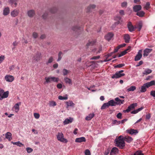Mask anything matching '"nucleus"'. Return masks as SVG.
<instances>
[{"mask_svg":"<svg viewBox=\"0 0 155 155\" xmlns=\"http://www.w3.org/2000/svg\"><path fill=\"white\" fill-rule=\"evenodd\" d=\"M115 143L116 146L119 147L120 149L123 148L125 146V142L123 139V137L121 135L115 139Z\"/></svg>","mask_w":155,"mask_h":155,"instance_id":"obj_1","label":"nucleus"},{"mask_svg":"<svg viewBox=\"0 0 155 155\" xmlns=\"http://www.w3.org/2000/svg\"><path fill=\"white\" fill-rule=\"evenodd\" d=\"M56 137L58 140L61 142L67 143L68 142L67 140L64 137V134L61 132H58Z\"/></svg>","mask_w":155,"mask_h":155,"instance_id":"obj_2","label":"nucleus"},{"mask_svg":"<svg viewBox=\"0 0 155 155\" xmlns=\"http://www.w3.org/2000/svg\"><path fill=\"white\" fill-rule=\"evenodd\" d=\"M9 91H7L4 92L3 90L0 89V100H2L4 98H7L8 96Z\"/></svg>","mask_w":155,"mask_h":155,"instance_id":"obj_3","label":"nucleus"},{"mask_svg":"<svg viewBox=\"0 0 155 155\" xmlns=\"http://www.w3.org/2000/svg\"><path fill=\"white\" fill-rule=\"evenodd\" d=\"M45 79L46 80L45 83H50L51 81L57 82L59 80L58 78L54 77H45Z\"/></svg>","mask_w":155,"mask_h":155,"instance_id":"obj_4","label":"nucleus"},{"mask_svg":"<svg viewBox=\"0 0 155 155\" xmlns=\"http://www.w3.org/2000/svg\"><path fill=\"white\" fill-rule=\"evenodd\" d=\"M124 71V70H121L116 72L111 77L112 78H117L124 76L125 74L124 73H122Z\"/></svg>","mask_w":155,"mask_h":155,"instance_id":"obj_5","label":"nucleus"},{"mask_svg":"<svg viewBox=\"0 0 155 155\" xmlns=\"http://www.w3.org/2000/svg\"><path fill=\"white\" fill-rule=\"evenodd\" d=\"M142 50L141 49L138 51L134 58V60L135 61H138L141 59L142 56Z\"/></svg>","mask_w":155,"mask_h":155,"instance_id":"obj_6","label":"nucleus"},{"mask_svg":"<svg viewBox=\"0 0 155 155\" xmlns=\"http://www.w3.org/2000/svg\"><path fill=\"white\" fill-rule=\"evenodd\" d=\"M19 12L20 11L19 10L17 9H15L11 12V16L12 17H16L18 15Z\"/></svg>","mask_w":155,"mask_h":155,"instance_id":"obj_7","label":"nucleus"},{"mask_svg":"<svg viewBox=\"0 0 155 155\" xmlns=\"http://www.w3.org/2000/svg\"><path fill=\"white\" fill-rule=\"evenodd\" d=\"M21 102L16 104L12 108V110L15 112L17 113L19 109V106L21 105Z\"/></svg>","mask_w":155,"mask_h":155,"instance_id":"obj_8","label":"nucleus"},{"mask_svg":"<svg viewBox=\"0 0 155 155\" xmlns=\"http://www.w3.org/2000/svg\"><path fill=\"white\" fill-rule=\"evenodd\" d=\"M127 28L129 31L130 32H132L134 31L135 29L137 28V27H134L132 25L131 23L130 22H128L127 24Z\"/></svg>","mask_w":155,"mask_h":155,"instance_id":"obj_9","label":"nucleus"},{"mask_svg":"<svg viewBox=\"0 0 155 155\" xmlns=\"http://www.w3.org/2000/svg\"><path fill=\"white\" fill-rule=\"evenodd\" d=\"M18 0H9L8 2L11 4L12 7L15 8L18 5L17 2Z\"/></svg>","mask_w":155,"mask_h":155,"instance_id":"obj_10","label":"nucleus"},{"mask_svg":"<svg viewBox=\"0 0 155 155\" xmlns=\"http://www.w3.org/2000/svg\"><path fill=\"white\" fill-rule=\"evenodd\" d=\"M152 51V49L146 48L143 51V56L144 57L147 56Z\"/></svg>","mask_w":155,"mask_h":155,"instance_id":"obj_11","label":"nucleus"},{"mask_svg":"<svg viewBox=\"0 0 155 155\" xmlns=\"http://www.w3.org/2000/svg\"><path fill=\"white\" fill-rule=\"evenodd\" d=\"M118 152V150L117 148L116 147L113 148L110 152V155H116Z\"/></svg>","mask_w":155,"mask_h":155,"instance_id":"obj_12","label":"nucleus"},{"mask_svg":"<svg viewBox=\"0 0 155 155\" xmlns=\"http://www.w3.org/2000/svg\"><path fill=\"white\" fill-rule=\"evenodd\" d=\"M113 36L114 34L112 33L109 32L105 36V38L107 40L109 41L111 39Z\"/></svg>","mask_w":155,"mask_h":155,"instance_id":"obj_13","label":"nucleus"},{"mask_svg":"<svg viewBox=\"0 0 155 155\" xmlns=\"http://www.w3.org/2000/svg\"><path fill=\"white\" fill-rule=\"evenodd\" d=\"M127 132L131 135L136 134L138 133V131L137 130H134V129H131L130 130H126Z\"/></svg>","mask_w":155,"mask_h":155,"instance_id":"obj_14","label":"nucleus"},{"mask_svg":"<svg viewBox=\"0 0 155 155\" xmlns=\"http://www.w3.org/2000/svg\"><path fill=\"white\" fill-rule=\"evenodd\" d=\"M5 80L8 82H12L14 80V77L12 75H6L5 77Z\"/></svg>","mask_w":155,"mask_h":155,"instance_id":"obj_15","label":"nucleus"},{"mask_svg":"<svg viewBox=\"0 0 155 155\" xmlns=\"http://www.w3.org/2000/svg\"><path fill=\"white\" fill-rule=\"evenodd\" d=\"M86 138L84 137H81L76 139L75 142L77 143H81L83 142H85Z\"/></svg>","mask_w":155,"mask_h":155,"instance_id":"obj_16","label":"nucleus"},{"mask_svg":"<svg viewBox=\"0 0 155 155\" xmlns=\"http://www.w3.org/2000/svg\"><path fill=\"white\" fill-rule=\"evenodd\" d=\"M73 120V119L71 117L69 118L66 119L63 122V124L64 125L67 124H68L71 123Z\"/></svg>","mask_w":155,"mask_h":155,"instance_id":"obj_17","label":"nucleus"},{"mask_svg":"<svg viewBox=\"0 0 155 155\" xmlns=\"http://www.w3.org/2000/svg\"><path fill=\"white\" fill-rule=\"evenodd\" d=\"M133 9L135 12H137L141 10V6L140 5H136L133 7Z\"/></svg>","mask_w":155,"mask_h":155,"instance_id":"obj_18","label":"nucleus"},{"mask_svg":"<svg viewBox=\"0 0 155 155\" xmlns=\"http://www.w3.org/2000/svg\"><path fill=\"white\" fill-rule=\"evenodd\" d=\"M28 16L30 17H33L35 15V12L33 10H30L27 12Z\"/></svg>","mask_w":155,"mask_h":155,"instance_id":"obj_19","label":"nucleus"},{"mask_svg":"<svg viewBox=\"0 0 155 155\" xmlns=\"http://www.w3.org/2000/svg\"><path fill=\"white\" fill-rule=\"evenodd\" d=\"M5 138L8 139L9 141H10L12 139V134L9 132H7L5 134Z\"/></svg>","mask_w":155,"mask_h":155,"instance_id":"obj_20","label":"nucleus"},{"mask_svg":"<svg viewBox=\"0 0 155 155\" xmlns=\"http://www.w3.org/2000/svg\"><path fill=\"white\" fill-rule=\"evenodd\" d=\"M115 100L116 101L117 105H120L123 104L124 100H120L118 97H116L115 98Z\"/></svg>","mask_w":155,"mask_h":155,"instance_id":"obj_21","label":"nucleus"},{"mask_svg":"<svg viewBox=\"0 0 155 155\" xmlns=\"http://www.w3.org/2000/svg\"><path fill=\"white\" fill-rule=\"evenodd\" d=\"M124 39L126 43H129L130 39L129 35L128 34H125L124 37Z\"/></svg>","mask_w":155,"mask_h":155,"instance_id":"obj_22","label":"nucleus"},{"mask_svg":"<svg viewBox=\"0 0 155 155\" xmlns=\"http://www.w3.org/2000/svg\"><path fill=\"white\" fill-rule=\"evenodd\" d=\"M10 12V9L8 7L5 8L3 11V15H8Z\"/></svg>","mask_w":155,"mask_h":155,"instance_id":"obj_23","label":"nucleus"},{"mask_svg":"<svg viewBox=\"0 0 155 155\" xmlns=\"http://www.w3.org/2000/svg\"><path fill=\"white\" fill-rule=\"evenodd\" d=\"M66 103L67 105V108H68L69 107H74L75 105L74 104L72 101H71L66 102Z\"/></svg>","mask_w":155,"mask_h":155,"instance_id":"obj_24","label":"nucleus"},{"mask_svg":"<svg viewBox=\"0 0 155 155\" xmlns=\"http://www.w3.org/2000/svg\"><path fill=\"white\" fill-rule=\"evenodd\" d=\"M41 53L39 52H38L36 54V56L33 58V60L36 61H38L41 58Z\"/></svg>","mask_w":155,"mask_h":155,"instance_id":"obj_25","label":"nucleus"},{"mask_svg":"<svg viewBox=\"0 0 155 155\" xmlns=\"http://www.w3.org/2000/svg\"><path fill=\"white\" fill-rule=\"evenodd\" d=\"M94 113L89 114L85 118V119L87 120H91L94 116Z\"/></svg>","mask_w":155,"mask_h":155,"instance_id":"obj_26","label":"nucleus"},{"mask_svg":"<svg viewBox=\"0 0 155 155\" xmlns=\"http://www.w3.org/2000/svg\"><path fill=\"white\" fill-rule=\"evenodd\" d=\"M147 85H146V83H145L141 86V89L140 90V92L142 93L145 92L147 90Z\"/></svg>","mask_w":155,"mask_h":155,"instance_id":"obj_27","label":"nucleus"},{"mask_svg":"<svg viewBox=\"0 0 155 155\" xmlns=\"http://www.w3.org/2000/svg\"><path fill=\"white\" fill-rule=\"evenodd\" d=\"M146 85H147V88H148L153 85H155V81L154 80L150 82L146 83Z\"/></svg>","mask_w":155,"mask_h":155,"instance_id":"obj_28","label":"nucleus"},{"mask_svg":"<svg viewBox=\"0 0 155 155\" xmlns=\"http://www.w3.org/2000/svg\"><path fill=\"white\" fill-rule=\"evenodd\" d=\"M109 106H115L117 105V102H115L114 100H111L108 102Z\"/></svg>","mask_w":155,"mask_h":155,"instance_id":"obj_29","label":"nucleus"},{"mask_svg":"<svg viewBox=\"0 0 155 155\" xmlns=\"http://www.w3.org/2000/svg\"><path fill=\"white\" fill-rule=\"evenodd\" d=\"M152 71L149 68L145 69L144 71L143 72V74L144 75H147L151 73Z\"/></svg>","mask_w":155,"mask_h":155,"instance_id":"obj_30","label":"nucleus"},{"mask_svg":"<svg viewBox=\"0 0 155 155\" xmlns=\"http://www.w3.org/2000/svg\"><path fill=\"white\" fill-rule=\"evenodd\" d=\"M143 109V108L142 107H141L137 109L134 110L132 111L131 112V113L132 114H136L138 113L141 110Z\"/></svg>","mask_w":155,"mask_h":155,"instance_id":"obj_31","label":"nucleus"},{"mask_svg":"<svg viewBox=\"0 0 155 155\" xmlns=\"http://www.w3.org/2000/svg\"><path fill=\"white\" fill-rule=\"evenodd\" d=\"M58 98L59 99L61 100H67L68 99V96L67 94H66L63 96H59L58 97Z\"/></svg>","mask_w":155,"mask_h":155,"instance_id":"obj_32","label":"nucleus"},{"mask_svg":"<svg viewBox=\"0 0 155 155\" xmlns=\"http://www.w3.org/2000/svg\"><path fill=\"white\" fill-rule=\"evenodd\" d=\"M124 141L127 142L128 143H130L132 141L133 139L132 138L130 137H125L124 139Z\"/></svg>","mask_w":155,"mask_h":155,"instance_id":"obj_33","label":"nucleus"},{"mask_svg":"<svg viewBox=\"0 0 155 155\" xmlns=\"http://www.w3.org/2000/svg\"><path fill=\"white\" fill-rule=\"evenodd\" d=\"M96 42L94 40L89 41L88 42L87 44V47L93 45Z\"/></svg>","mask_w":155,"mask_h":155,"instance_id":"obj_34","label":"nucleus"},{"mask_svg":"<svg viewBox=\"0 0 155 155\" xmlns=\"http://www.w3.org/2000/svg\"><path fill=\"white\" fill-rule=\"evenodd\" d=\"M96 7V5H90L87 8V12H89L91 11L92 9L95 8Z\"/></svg>","mask_w":155,"mask_h":155,"instance_id":"obj_35","label":"nucleus"},{"mask_svg":"<svg viewBox=\"0 0 155 155\" xmlns=\"http://www.w3.org/2000/svg\"><path fill=\"white\" fill-rule=\"evenodd\" d=\"M11 143H12L14 145H16L19 147H21L22 146H23V144L21 143L19 141L15 142L13 141H12Z\"/></svg>","mask_w":155,"mask_h":155,"instance_id":"obj_36","label":"nucleus"},{"mask_svg":"<svg viewBox=\"0 0 155 155\" xmlns=\"http://www.w3.org/2000/svg\"><path fill=\"white\" fill-rule=\"evenodd\" d=\"M145 13L143 11H140L138 12L137 13V15L140 17H143L144 16Z\"/></svg>","mask_w":155,"mask_h":155,"instance_id":"obj_37","label":"nucleus"},{"mask_svg":"<svg viewBox=\"0 0 155 155\" xmlns=\"http://www.w3.org/2000/svg\"><path fill=\"white\" fill-rule=\"evenodd\" d=\"M64 80L66 83L71 84H72L71 81V79L68 78L66 77L64 78Z\"/></svg>","mask_w":155,"mask_h":155,"instance_id":"obj_38","label":"nucleus"},{"mask_svg":"<svg viewBox=\"0 0 155 155\" xmlns=\"http://www.w3.org/2000/svg\"><path fill=\"white\" fill-rule=\"evenodd\" d=\"M109 106V104L108 102L104 103L101 107V109H104L106 107H107Z\"/></svg>","mask_w":155,"mask_h":155,"instance_id":"obj_39","label":"nucleus"},{"mask_svg":"<svg viewBox=\"0 0 155 155\" xmlns=\"http://www.w3.org/2000/svg\"><path fill=\"white\" fill-rule=\"evenodd\" d=\"M136 89V87L135 86H132L130 87V88H128L127 89V92H129L130 91H134Z\"/></svg>","mask_w":155,"mask_h":155,"instance_id":"obj_40","label":"nucleus"},{"mask_svg":"<svg viewBox=\"0 0 155 155\" xmlns=\"http://www.w3.org/2000/svg\"><path fill=\"white\" fill-rule=\"evenodd\" d=\"M56 105V103L54 101H51L49 102V105L50 107H54Z\"/></svg>","mask_w":155,"mask_h":155,"instance_id":"obj_41","label":"nucleus"},{"mask_svg":"<svg viewBox=\"0 0 155 155\" xmlns=\"http://www.w3.org/2000/svg\"><path fill=\"white\" fill-rule=\"evenodd\" d=\"M150 4L149 2H147L144 7V8L146 10H148L150 8Z\"/></svg>","mask_w":155,"mask_h":155,"instance_id":"obj_42","label":"nucleus"},{"mask_svg":"<svg viewBox=\"0 0 155 155\" xmlns=\"http://www.w3.org/2000/svg\"><path fill=\"white\" fill-rule=\"evenodd\" d=\"M129 49V48L127 49L126 50L122 52L121 54L118 56V57H120L125 55L127 52V51Z\"/></svg>","mask_w":155,"mask_h":155,"instance_id":"obj_43","label":"nucleus"},{"mask_svg":"<svg viewBox=\"0 0 155 155\" xmlns=\"http://www.w3.org/2000/svg\"><path fill=\"white\" fill-rule=\"evenodd\" d=\"M142 26V23L141 22H140L139 23L137 27V28L138 29V31H140L141 29Z\"/></svg>","mask_w":155,"mask_h":155,"instance_id":"obj_44","label":"nucleus"},{"mask_svg":"<svg viewBox=\"0 0 155 155\" xmlns=\"http://www.w3.org/2000/svg\"><path fill=\"white\" fill-rule=\"evenodd\" d=\"M133 155H143L142 152L138 150L134 153Z\"/></svg>","mask_w":155,"mask_h":155,"instance_id":"obj_45","label":"nucleus"},{"mask_svg":"<svg viewBox=\"0 0 155 155\" xmlns=\"http://www.w3.org/2000/svg\"><path fill=\"white\" fill-rule=\"evenodd\" d=\"M120 121H118L116 120H114L112 123L113 125L116 124L117 125L120 124Z\"/></svg>","mask_w":155,"mask_h":155,"instance_id":"obj_46","label":"nucleus"},{"mask_svg":"<svg viewBox=\"0 0 155 155\" xmlns=\"http://www.w3.org/2000/svg\"><path fill=\"white\" fill-rule=\"evenodd\" d=\"M137 106V104L136 103H133L129 106L130 107V109L131 110L134 109Z\"/></svg>","mask_w":155,"mask_h":155,"instance_id":"obj_47","label":"nucleus"},{"mask_svg":"<svg viewBox=\"0 0 155 155\" xmlns=\"http://www.w3.org/2000/svg\"><path fill=\"white\" fill-rule=\"evenodd\" d=\"M5 57L4 55H1L0 56V64L5 59Z\"/></svg>","mask_w":155,"mask_h":155,"instance_id":"obj_48","label":"nucleus"},{"mask_svg":"<svg viewBox=\"0 0 155 155\" xmlns=\"http://www.w3.org/2000/svg\"><path fill=\"white\" fill-rule=\"evenodd\" d=\"M62 54V53L61 52H60L58 54V58L57 60V61H59L61 59Z\"/></svg>","mask_w":155,"mask_h":155,"instance_id":"obj_49","label":"nucleus"},{"mask_svg":"<svg viewBox=\"0 0 155 155\" xmlns=\"http://www.w3.org/2000/svg\"><path fill=\"white\" fill-rule=\"evenodd\" d=\"M125 64H119L117 65H115L114 67L115 68H120L124 66Z\"/></svg>","mask_w":155,"mask_h":155,"instance_id":"obj_50","label":"nucleus"},{"mask_svg":"<svg viewBox=\"0 0 155 155\" xmlns=\"http://www.w3.org/2000/svg\"><path fill=\"white\" fill-rule=\"evenodd\" d=\"M26 150L27 152L28 153H30L32 152L33 151V149L30 147H27L26 148Z\"/></svg>","mask_w":155,"mask_h":155,"instance_id":"obj_51","label":"nucleus"},{"mask_svg":"<svg viewBox=\"0 0 155 155\" xmlns=\"http://www.w3.org/2000/svg\"><path fill=\"white\" fill-rule=\"evenodd\" d=\"M127 5V2H124L121 3V6L123 8H126Z\"/></svg>","mask_w":155,"mask_h":155,"instance_id":"obj_52","label":"nucleus"},{"mask_svg":"<svg viewBox=\"0 0 155 155\" xmlns=\"http://www.w3.org/2000/svg\"><path fill=\"white\" fill-rule=\"evenodd\" d=\"M117 117L119 119H121L122 118V114L120 112L118 113L116 115Z\"/></svg>","mask_w":155,"mask_h":155,"instance_id":"obj_53","label":"nucleus"},{"mask_svg":"<svg viewBox=\"0 0 155 155\" xmlns=\"http://www.w3.org/2000/svg\"><path fill=\"white\" fill-rule=\"evenodd\" d=\"M53 61V58L51 57L48 59V61L46 62V64H48L49 63H51Z\"/></svg>","mask_w":155,"mask_h":155,"instance_id":"obj_54","label":"nucleus"},{"mask_svg":"<svg viewBox=\"0 0 155 155\" xmlns=\"http://www.w3.org/2000/svg\"><path fill=\"white\" fill-rule=\"evenodd\" d=\"M85 155H91V153L90 150L88 149L86 150L84 152Z\"/></svg>","mask_w":155,"mask_h":155,"instance_id":"obj_55","label":"nucleus"},{"mask_svg":"<svg viewBox=\"0 0 155 155\" xmlns=\"http://www.w3.org/2000/svg\"><path fill=\"white\" fill-rule=\"evenodd\" d=\"M34 116L35 117L36 119H38L40 117L39 114L37 113H35L34 114Z\"/></svg>","mask_w":155,"mask_h":155,"instance_id":"obj_56","label":"nucleus"},{"mask_svg":"<svg viewBox=\"0 0 155 155\" xmlns=\"http://www.w3.org/2000/svg\"><path fill=\"white\" fill-rule=\"evenodd\" d=\"M63 74L65 76L68 73V71L66 69H63Z\"/></svg>","mask_w":155,"mask_h":155,"instance_id":"obj_57","label":"nucleus"},{"mask_svg":"<svg viewBox=\"0 0 155 155\" xmlns=\"http://www.w3.org/2000/svg\"><path fill=\"white\" fill-rule=\"evenodd\" d=\"M131 110V109H130V107L129 106L128 107L127 109L126 110H124L123 111V112L124 113H126V112L128 113V112H130Z\"/></svg>","mask_w":155,"mask_h":155,"instance_id":"obj_58","label":"nucleus"},{"mask_svg":"<svg viewBox=\"0 0 155 155\" xmlns=\"http://www.w3.org/2000/svg\"><path fill=\"white\" fill-rule=\"evenodd\" d=\"M100 58V56H94L91 58V60H95L99 58Z\"/></svg>","mask_w":155,"mask_h":155,"instance_id":"obj_59","label":"nucleus"},{"mask_svg":"<svg viewBox=\"0 0 155 155\" xmlns=\"http://www.w3.org/2000/svg\"><path fill=\"white\" fill-rule=\"evenodd\" d=\"M150 95L154 97H155V91H151L150 93Z\"/></svg>","mask_w":155,"mask_h":155,"instance_id":"obj_60","label":"nucleus"},{"mask_svg":"<svg viewBox=\"0 0 155 155\" xmlns=\"http://www.w3.org/2000/svg\"><path fill=\"white\" fill-rule=\"evenodd\" d=\"M57 87L58 89H61L62 88V85L61 84L59 83L57 84Z\"/></svg>","mask_w":155,"mask_h":155,"instance_id":"obj_61","label":"nucleus"},{"mask_svg":"<svg viewBox=\"0 0 155 155\" xmlns=\"http://www.w3.org/2000/svg\"><path fill=\"white\" fill-rule=\"evenodd\" d=\"M143 64V61H140L137 64L136 66V67H138L140 65H142Z\"/></svg>","mask_w":155,"mask_h":155,"instance_id":"obj_62","label":"nucleus"},{"mask_svg":"<svg viewBox=\"0 0 155 155\" xmlns=\"http://www.w3.org/2000/svg\"><path fill=\"white\" fill-rule=\"evenodd\" d=\"M33 37L35 38H36L38 37V34L36 32H34L33 33Z\"/></svg>","mask_w":155,"mask_h":155,"instance_id":"obj_63","label":"nucleus"},{"mask_svg":"<svg viewBox=\"0 0 155 155\" xmlns=\"http://www.w3.org/2000/svg\"><path fill=\"white\" fill-rule=\"evenodd\" d=\"M110 152V150H105L104 152V155H107Z\"/></svg>","mask_w":155,"mask_h":155,"instance_id":"obj_64","label":"nucleus"}]
</instances>
